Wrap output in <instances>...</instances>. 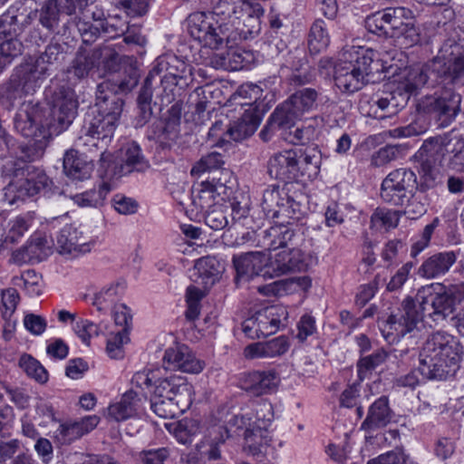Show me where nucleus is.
Wrapping results in <instances>:
<instances>
[{"label": "nucleus", "mask_w": 464, "mask_h": 464, "mask_svg": "<svg viewBox=\"0 0 464 464\" xmlns=\"http://www.w3.org/2000/svg\"><path fill=\"white\" fill-rule=\"evenodd\" d=\"M50 120L46 122L49 135H58L68 129L77 115L78 100L75 92L62 85L49 97Z\"/></svg>", "instance_id": "9"}, {"label": "nucleus", "mask_w": 464, "mask_h": 464, "mask_svg": "<svg viewBox=\"0 0 464 464\" xmlns=\"http://www.w3.org/2000/svg\"><path fill=\"white\" fill-rule=\"evenodd\" d=\"M50 241L45 236L36 234L33 236L27 244L13 253V258L16 262H27L32 259H42L46 256Z\"/></svg>", "instance_id": "35"}, {"label": "nucleus", "mask_w": 464, "mask_h": 464, "mask_svg": "<svg viewBox=\"0 0 464 464\" xmlns=\"http://www.w3.org/2000/svg\"><path fill=\"white\" fill-rule=\"evenodd\" d=\"M428 80L427 72L420 66L406 68L392 81L384 83L382 90L373 95L372 107L376 105L382 111L394 114L407 104L411 95L424 86Z\"/></svg>", "instance_id": "7"}, {"label": "nucleus", "mask_w": 464, "mask_h": 464, "mask_svg": "<svg viewBox=\"0 0 464 464\" xmlns=\"http://www.w3.org/2000/svg\"><path fill=\"white\" fill-rule=\"evenodd\" d=\"M417 178L410 169L401 168L389 173L382 180L381 198L392 206H403L416 188Z\"/></svg>", "instance_id": "12"}, {"label": "nucleus", "mask_w": 464, "mask_h": 464, "mask_svg": "<svg viewBox=\"0 0 464 464\" xmlns=\"http://www.w3.org/2000/svg\"><path fill=\"white\" fill-rule=\"evenodd\" d=\"M417 305L411 296H407L401 304L397 314H392L387 319V324L398 336H404L418 328V324L425 318L426 314L420 303Z\"/></svg>", "instance_id": "15"}, {"label": "nucleus", "mask_w": 464, "mask_h": 464, "mask_svg": "<svg viewBox=\"0 0 464 464\" xmlns=\"http://www.w3.org/2000/svg\"><path fill=\"white\" fill-rule=\"evenodd\" d=\"M94 7L84 6L80 13L73 16L72 24L80 34L84 44L93 43L101 34V30L107 31L102 21V12L93 10Z\"/></svg>", "instance_id": "20"}, {"label": "nucleus", "mask_w": 464, "mask_h": 464, "mask_svg": "<svg viewBox=\"0 0 464 464\" xmlns=\"http://www.w3.org/2000/svg\"><path fill=\"white\" fill-rule=\"evenodd\" d=\"M125 285L123 282H116L111 285L104 287L99 293L95 295L93 305L98 310L102 311L104 309L102 306L103 303H113L115 298L123 294Z\"/></svg>", "instance_id": "58"}, {"label": "nucleus", "mask_w": 464, "mask_h": 464, "mask_svg": "<svg viewBox=\"0 0 464 464\" xmlns=\"http://www.w3.org/2000/svg\"><path fill=\"white\" fill-rule=\"evenodd\" d=\"M388 353L382 350H377L370 355L361 357L357 362V372L360 381L369 379L372 372L385 362Z\"/></svg>", "instance_id": "48"}, {"label": "nucleus", "mask_w": 464, "mask_h": 464, "mask_svg": "<svg viewBox=\"0 0 464 464\" xmlns=\"http://www.w3.org/2000/svg\"><path fill=\"white\" fill-rule=\"evenodd\" d=\"M205 222L214 230H220L228 225V220L222 205H217L205 211Z\"/></svg>", "instance_id": "61"}, {"label": "nucleus", "mask_w": 464, "mask_h": 464, "mask_svg": "<svg viewBox=\"0 0 464 464\" xmlns=\"http://www.w3.org/2000/svg\"><path fill=\"white\" fill-rule=\"evenodd\" d=\"M229 437L230 434L227 427H213L209 432V439L198 446L199 449H203L200 454L208 460L221 459L220 445L224 444Z\"/></svg>", "instance_id": "36"}, {"label": "nucleus", "mask_w": 464, "mask_h": 464, "mask_svg": "<svg viewBox=\"0 0 464 464\" xmlns=\"http://www.w3.org/2000/svg\"><path fill=\"white\" fill-rule=\"evenodd\" d=\"M320 94V89L304 87L295 91L287 101L304 116V113L316 109Z\"/></svg>", "instance_id": "40"}, {"label": "nucleus", "mask_w": 464, "mask_h": 464, "mask_svg": "<svg viewBox=\"0 0 464 464\" xmlns=\"http://www.w3.org/2000/svg\"><path fill=\"white\" fill-rule=\"evenodd\" d=\"M19 365L30 378L37 382L44 384L48 381V372L45 368L31 355H22Z\"/></svg>", "instance_id": "53"}, {"label": "nucleus", "mask_w": 464, "mask_h": 464, "mask_svg": "<svg viewBox=\"0 0 464 464\" xmlns=\"http://www.w3.org/2000/svg\"><path fill=\"white\" fill-rule=\"evenodd\" d=\"M113 84L110 81H104L98 84L96 91V102L91 110L113 121L118 119L122 111L123 100L116 93Z\"/></svg>", "instance_id": "23"}, {"label": "nucleus", "mask_w": 464, "mask_h": 464, "mask_svg": "<svg viewBox=\"0 0 464 464\" xmlns=\"http://www.w3.org/2000/svg\"><path fill=\"white\" fill-rule=\"evenodd\" d=\"M392 418V411L386 396L376 400L369 408L361 429L366 431L375 430L387 426Z\"/></svg>", "instance_id": "30"}, {"label": "nucleus", "mask_w": 464, "mask_h": 464, "mask_svg": "<svg viewBox=\"0 0 464 464\" xmlns=\"http://www.w3.org/2000/svg\"><path fill=\"white\" fill-rule=\"evenodd\" d=\"M98 65L102 62L109 71L118 72L122 67V59L126 55L121 56L118 52L111 45L105 44L92 50Z\"/></svg>", "instance_id": "50"}, {"label": "nucleus", "mask_w": 464, "mask_h": 464, "mask_svg": "<svg viewBox=\"0 0 464 464\" xmlns=\"http://www.w3.org/2000/svg\"><path fill=\"white\" fill-rule=\"evenodd\" d=\"M460 361V344L451 334L437 332L430 335L420 352L418 371L396 379L400 387L415 388L420 383L418 372L429 380H446L455 375Z\"/></svg>", "instance_id": "2"}, {"label": "nucleus", "mask_w": 464, "mask_h": 464, "mask_svg": "<svg viewBox=\"0 0 464 464\" xmlns=\"http://www.w3.org/2000/svg\"><path fill=\"white\" fill-rule=\"evenodd\" d=\"M122 67L118 71L119 75L117 78L109 80L118 92L127 93L134 89L140 79V72L136 66V60L134 57H126L122 60Z\"/></svg>", "instance_id": "33"}, {"label": "nucleus", "mask_w": 464, "mask_h": 464, "mask_svg": "<svg viewBox=\"0 0 464 464\" xmlns=\"http://www.w3.org/2000/svg\"><path fill=\"white\" fill-rule=\"evenodd\" d=\"M185 392L180 398H162L151 396V410L160 418L173 419L184 413L191 405L192 399L186 398Z\"/></svg>", "instance_id": "28"}, {"label": "nucleus", "mask_w": 464, "mask_h": 464, "mask_svg": "<svg viewBox=\"0 0 464 464\" xmlns=\"http://www.w3.org/2000/svg\"><path fill=\"white\" fill-rule=\"evenodd\" d=\"M245 448L249 453L258 455L266 453L268 445V432L265 428L253 425L244 430Z\"/></svg>", "instance_id": "42"}, {"label": "nucleus", "mask_w": 464, "mask_h": 464, "mask_svg": "<svg viewBox=\"0 0 464 464\" xmlns=\"http://www.w3.org/2000/svg\"><path fill=\"white\" fill-rule=\"evenodd\" d=\"M267 171L271 178L294 187L293 182L299 180L298 152L285 150L273 155L268 160Z\"/></svg>", "instance_id": "17"}, {"label": "nucleus", "mask_w": 464, "mask_h": 464, "mask_svg": "<svg viewBox=\"0 0 464 464\" xmlns=\"http://www.w3.org/2000/svg\"><path fill=\"white\" fill-rule=\"evenodd\" d=\"M64 46L58 43H50L44 52L34 61L43 68H49V65L61 63L64 59Z\"/></svg>", "instance_id": "57"}, {"label": "nucleus", "mask_w": 464, "mask_h": 464, "mask_svg": "<svg viewBox=\"0 0 464 464\" xmlns=\"http://www.w3.org/2000/svg\"><path fill=\"white\" fill-rule=\"evenodd\" d=\"M303 116L295 108L285 100L276 107L271 113L266 125L261 130L260 136L263 140H267L268 133L280 131L284 133L286 130H292L297 121L301 120Z\"/></svg>", "instance_id": "22"}, {"label": "nucleus", "mask_w": 464, "mask_h": 464, "mask_svg": "<svg viewBox=\"0 0 464 464\" xmlns=\"http://www.w3.org/2000/svg\"><path fill=\"white\" fill-rule=\"evenodd\" d=\"M457 261L454 251L435 253L428 257L419 267L418 275L425 279H435L444 276Z\"/></svg>", "instance_id": "24"}, {"label": "nucleus", "mask_w": 464, "mask_h": 464, "mask_svg": "<svg viewBox=\"0 0 464 464\" xmlns=\"http://www.w3.org/2000/svg\"><path fill=\"white\" fill-rule=\"evenodd\" d=\"M233 266L236 270L235 282H247L254 277L270 278L269 253L266 251H249L241 255H234Z\"/></svg>", "instance_id": "13"}, {"label": "nucleus", "mask_w": 464, "mask_h": 464, "mask_svg": "<svg viewBox=\"0 0 464 464\" xmlns=\"http://www.w3.org/2000/svg\"><path fill=\"white\" fill-rule=\"evenodd\" d=\"M153 138L162 150L169 149L177 140L179 129L175 122L156 121L152 126Z\"/></svg>", "instance_id": "47"}, {"label": "nucleus", "mask_w": 464, "mask_h": 464, "mask_svg": "<svg viewBox=\"0 0 464 464\" xmlns=\"http://www.w3.org/2000/svg\"><path fill=\"white\" fill-rule=\"evenodd\" d=\"M430 77L435 74L453 84L464 86V22L449 24L438 54L421 67Z\"/></svg>", "instance_id": "4"}, {"label": "nucleus", "mask_w": 464, "mask_h": 464, "mask_svg": "<svg viewBox=\"0 0 464 464\" xmlns=\"http://www.w3.org/2000/svg\"><path fill=\"white\" fill-rule=\"evenodd\" d=\"M461 95L450 90L440 96H425L417 105L419 112L430 115L440 127L449 126L460 111Z\"/></svg>", "instance_id": "11"}, {"label": "nucleus", "mask_w": 464, "mask_h": 464, "mask_svg": "<svg viewBox=\"0 0 464 464\" xmlns=\"http://www.w3.org/2000/svg\"><path fill=\"white\" fill-rule=\"evenodd\" d=\"M400 215L398 211L385 208H377L371 217V227L376 228L390 229L399 224Z\"/></svg>", "instance_id": "55"}, {"label": "nucleus", "mask_w": 464, "mask_h": 464, "mask_svg": "<svg viewBox=\"0 0 464 464\" xmlns=\"http://www.w3.org/2000/svg\"><path fill=\"white\" fill-rule=\"evenodd\" d=\"M288 348V340L282 335L266 342L247 345L244 350V355L247 359L274 358L285 354Z\"/></svg>", "instance_id": "27"}, {"label": "nucleus", "mask_w": 464, "mask_h": 464, "mask_svg": "<svg viewBox=\"0 0 464 464\" xmlns=\"http://www.w3.org/2000/svg\"><path fill=\"white\" fill-rule=\"evenodd\" d=\"M20 296L18 291L15 288H7L2 290L1 293V303H2V317L7 319L12 317L17 304L19 303Z\"/></svg>", "instance_id": "63"}, {"label": "nucleus", "mask_w": 464, "mask_h": 464, "mask_svg": "<svg viewBox=\"0 0 464 464\" xmlns=\"http://www.w3.org/2000/svg\"><path fill=\"white\" fill-rule=\"evenodd\" d=\"M68 0H46L41 7L39 21L49 31L65 34L74 27L71 17L62 7H67Z\"/></svg>", "instance_id": "16"}, {"label": "nucleus", "mask_w": 464, "mask_h": 464, "mask_svg": "<svg viewBox=\"0 0 464 464\" xmlns=\"http://www.w3.org/2000/svg\"><path fill=\"white\" fill-rule=\"evenodd\" d=\"M173 427L172 432L176 439L183 443H190L192 437L199 431V426L197 420L183 419L177 423H171L169 428Z\"/></svg>", "instance_id": "54"}, {"label": "nucleus", "mask_w": 464, "mask_h": 464, "mask_svg": "<svg viewBox=\"0 0 464 464\" xmlns=\"http://www.w3.org/2000/svg\"><path fill=\"white\" fill-rule=\"evenodd\" d=\"M416 301L420 303L427 319L441 324L464 302V282L423 285L418 289Z\"/></svg>", "instance_id": "8"}, {"label": "nucleus", "mask_w": 464, "mask_h": 464, "mask_svg": "<svg viewBox=\"0 0 464 464\" xmlns=\"http://www.w3.org/2000/svg\"><path fill=\"white\" fill-rule=\"evenodd\" d=\"M401 153L400 145H386L377 150L372 156V165L375 167L384 166L399 158Z\"/></svg>", "instance_id": "60"}, {"label": "nucleus", "mask_w": 464, "mask_h": 464, "mask_svg": "<svg viewBox=\"0 0 464 464\" xmlns=\"http://www.w3.org/2000/svg\"><path fill=\"white\" fill-rule=\"evenodd\" d=\"M330 43V37L326 31L325 23L316 20L312 24L308 35V48L311 53H319L325 50Z\"/></svg>", "instance_id": "46"}, {"label": "nucleus", "mask_w": 464, "mask_h": 464, "mask_svg": "<svg viewBox=\"0 0 464 464\" xmlns=\"http://www.w3.org/2000/svg\"><path fill=\"white\" fill-rule=\"evenodd\" d=\"M110 191V187L106 183L100 185L99 189H90L85 192L76 194L72 197L73 201L80 207L97 208L101 206Z\"/></svg>", "instance_id": "51"}, {"label": "nucleus", "mask_w": 464, "mask_h": 464, "mask_svg": "<svg viewBox=\"0 0 464 464\" xmlns=\"http://www.w3.org/2000/svg\"><path fill=\"white\" fill-rule=\"evenodd\" d=\"M186 65L177 59V57L160 58L157 65L149 72L147 77L151 76V85L156 80L157 75L164 74L172 80L183 78Z\"/></svg>", "instance_id": "43"}, {"label": "nucleus", "mask_w": 464, "mask_h": 464, "mask_svg": "<svg viewBox=\"0 0 464 464\" xmlns=\"http://www.w3.org/2000/svg\"><path fill=\"white\" fill-rule=\"evenodd\" d=\"M26 160L23 158L9 159L5 160L1 168L2 176L14 182H18L22 178L29 175L30 165L26 161L34 160V155H26Z\"/></svg>", "instance_id": "45"}, {"label": "nucleus", "mask_w": 464, "mask_h": 464, "mask_svg": "<svg viewBox=\"0 0 464 464\" xmlns=\"http://www.w3.org/2000/svg\"><path fill=\"white\" fill-rule=\"evenodd\" d=\"M298 152L299 179L304 178L314 179L320 171L321 154L315 149L301 150Z\"/></svg>", "instance_id": "39"}, {"label": "nucleus", "mask_w": 464, "mask_h": 464, "mask_svg": "<svg viewBox=\"0 0 464 464\" xmlns=\"http://www.w3.org/2000/svg\"><path fill=\"white\" fill-rule=\"evenodd\" d=\"M151 76L146 77L144 84L137 99L138 115L136 116V127L144 126L152 117L151 100L153 94Z\"/></svg>", "instance_id": "41"}, {"label": "nucleus", "mask_w": 464, "mask_h": 464, "mask_svg": "<svg viewBox=\"0 0 464 464\" xmlns=\"http://www.w3.org/2000/svg\"><path fill=\"white\" fill-rule=\"evenodd\" d=\"M280 378L275 370L244 372L239 378L240 387L254 396H262L274 392Z\"/></svg>", "instance_id": "21"}, {"label": "nucleus", "mask_w": 464, "mask_h": 464, "mask_svg": "<svg viewBox=\"0 0 464 464\" xmlns=\"http://www.w3.org/2000/svg\"><path fill=\"white\" fill-rule=\"evenodd\" d=\"M57 246L63 254H84L90 252L93 244L92 237L82 227L67 225L63 227L56 238Z\"/></svg>", "instance_id": "18"}, {"label": "nucleus", "mask_w": 464, "mask_h": 464, "mask_svg": "<svg viewBox=\"0 0 464 464\" xmlns=\"http://www.w3.org/2000/svg\"><path fill=\"white\" fill-rule=\"evenodd\" d=\"M48 186V178L44 174H38L34 176L26 175L22 178L18 182L10 180L8 183V189L14 191L16 189L17 198H24V197H32L39 193L42 189Z\"/></svg>", "instance_id": "38"}, {"label": "nucleus", "mask_w": 464, "mask_h": 464, "mask_svg": "<svg viewBox=\"0 0 464 464\" xmlns=\"http://www.w3.org/2000/svg\"><path fill=\"white\" fill-rule=\"evenodd\" d=\"M33 217L30 214L18 216L10 221V228L5 238V244H14L31 226Z\"/></svg>", "instance_id": "56"}, {"label": "nucleus", "mask_w": 464, "mask_h": 464, "mask_svg": "<svg viewBox=\"0 0 464 464\" xmlns=\"http://www.w3.org/2000/svg\"><path fill=\"white\" fill-rule=\"evenodd\" d=\"M49 71V68H43L35 62H25L17 65L8 82L2 87L5 95L13 100L35 93L50 75Z\"/></svg>", "instance_id": "10"}, {"label": "nucleus", "mask_w": 464, "mask_h": 464, "mask_svg": "<svg viewBox=\"0 0 464 464\" xmlns=\"http://www.w3.org/2000/svg\"><path fill=\"white\" fill-rule=\"evenodd\" d=\"M287 314L286 308L282 305H271L257 311L255 316L260 337L275 334L283 325Z\"/></svg>", "instance_id": "26"}, {"label": "nucleus", "mask_w": 464, "mask_h": 464, "mask_svg": "<svg viewBox=\"0 0 464 464\" xmlns=\"http://www.w3.org/2000/svg\"><path fill=\"white\" fill-rule=\"evenodd\" d=\"M293 187L285 185L281 189L278 186H272L266 188L263 194L262 208L268 216L273 218L282 216L283 208H285V198Z\"/></svg>", "instance_id": "34"}, {"label": "nucleus", "mask_w": 464, "mask_h": 464, "mask_svg": "<svg viewBox=\"0 0 464 464\" xmlns=\"http://www.w3.org/2000/svg\"><path fill=\"white\" fill-rule=\"evenodd\" d=\"M386 70L384 63L375 58L372 49L359 48L343 53L334 65L335 85L343 92L353 93L370 82V76Z\"/></svg>", "instance_id": "5"}, {"label": "nucleus", "mask_w": 464, "mask_h": 464, "mask_svg": "<svg viewBox=\"0 0 464 464\" xmlns=\"http://www.w3.org/2000/svg\"><path fill=\"white\" fill-rule=\"evenodd\" d=\"M261 122V116L255 109L246 110L242 117L227 130V135L235 141H241L255 133Z\"/></svg>", "instance_id": "31"}, {"label": "nucleus", "mask_w": 464, "mask_h": 464, "mask_svg": "<svg viewBox=\"0 0 464 464\" xmlns=\"http://www.w3.org/2000/svg\"><path fill=\"white\" fill-rule=\"evenodd\" d=\"M163 359L173 368L188 373H198L205 366L185 345L167 349Z\"/></svg>", "instance_id": "25"}, {"label": "nucleus", "mask_w": 464, "mask_h": 464, "mask_svg": "<svg viewBox=\"0 0 464 464\" xmlns=\"http://www.w3.org/2000/svg\"><path fill=\"white\" fill-rule=\"evenodd\" d=\"M224 164L223 156L212 151L203 156L199 161L192 168L191 174H198L207 170L216 169Z\"/></svg>", "instance_id": "62"}, {"label": "nucleus", "mask_w": 464, "mask_h": 464, "mask_svg": "<svg viewBox=\"0 0 464 464\" xmlns=\"http://www.w3.org/2000/svg\"><path fill=\"white\" fill-rule=\"evenodd\" d=\"M41 119L42 113L38 109L31 104H24L14 116V129L25 138L44 139L47 127Z\"/></svg>", "instance_id": "19"}, {"label": "nucleus", "mask_w": 464, "mask_h": 464, "mask_svg": "<svg viewBox=\"0 0 464 464\" xmlns=\"http://www.w3.org/2000/svg\"><path fill=\"white\" fill-rule=\"evenodd\" d=\"M96 66H98V63L92 50L90 52H79L68 72L72 74L77 80H82L86 78Z\"/></svg>", "instance_id": "49"}, {"label": "nucleus", "mask_w": 464, "mask_h": 464, "mask_svg": "<svg viewBox=\"0 0 464 464\" xmlns=\"http://www.w3.org/2000/svg\"><path fill=\"white\" fill-rule=\"evenodd\" d=\"M365 28L379 36L395 38L401 44L412 46L420 41L413 12L406 7H389L366 17Z\"/></svg>", "instance_id": "6"}, {"label": "nucleus", "mask_w": 464, "mask_h": 464, "mask_svg": "<svg viewBox=\"0 0 464 464\" xmlns=\"http://www.w3.org/2000/svg\"><path fill=\"white\" fill-rule=\"evenodd\" d=\"M169 457V450L167 448L148 449L140 453L142 464H165Z\"/></svg>", "instance_id": "64"}, {"label": "nucleus", "mask_w": 464, "mask_h": 464, "mask_svg": "<svg viewBox=\"0 0 464 464\" xmlns=\"http://www.w3.org/2000/svg\"><path fill=\"white\" fill-rule=\"evenodd\" d=\"M63 165L65 175L72 180L87 179L93 170L92 160L83 159L75 150L65 152Z\"/></svg>", "instance_id": "32"}, {"label": "nucleus", "mask_w": 464, "mask_h": 464, "mask_svg": "<svg viewBox=\"0 0 464 464\" xmlns=\"http://www.w3.org/2000/svg\"><path fill=\"white\" fill-rule=\"evenodd\" d=\"M154 385L151 396L176 399L183 396L182 393L185 392L188 393L186 398L192 399V385L180 376L171 375L163 379L158 376Z\"/></svg>", "instance_id": "29"}, {"label": "nucleus", "mask_w": 464, "mask_h": 464, "mask_svg": "<svg viewBox=\"0 0 464 464\" xmlns=\"http://www.w3.org/2000/svg\"><path fill=\"white\" fill-rule=\"evenodd\" d=\"M212 13L219 18L215 24L202 12L188 17L190 35L211 49L232 46L238 40L255 37L261 30L264 9L256 0H218Z\"/></svg>", "instance_id": "1"}, {"label": "nucleus", "mask_w": 464, "mask_h": 464, "mask_svg": "<svg viewBox=\"0 0 464 464\" xmlns=\"http://www.w3.org/2000/svg\"><path fill=\"white\" fill-rule=\"evenodd\" d=\"M134 393L126 392L121 401L109 407V415L117 421L125 420L135 414L136 409L132 402Z\"/></svg>", "instance_id": "52"}, {"label": "nucleus", "mask_w": 464, "mask_h": 464, "mask_svg": "<svg viewBox=\"0 0 464 464\" xmlns=\"http://www.w3.org/2000/svg\"><path fill=\"white\" fill-rule=\"evenodd\" d=\"M129 336L126 330H120L116 334H111L107 340L106 352L112 359H120L123 357V344L129 342Z\"/></svg>", "instance_id": "59"}, {"label": "nucleus", "mask_w": 464, "mask_h": 464, "mask_svg": "<svg viewBox=\"0 0 464 464\" xmlns=\"http://www.w3.org/2000/svg\"><path fill=\"white\" fill-rule=\"evenodd\" d=\"M445 153L450 154L448 168L464 173V138L451 134L430 138L418 151L420 178L426 188H430L437 185L440 176L437 163Z\"/></svg>", "instance_id": "3"}, {"label": "nucleus", "mask_w": 464, "mask_h": 464, "mask_svg": "<svg viewBox=\"0 0 464 464\" xmlns=\"http://www.w3.org/2000/svg\"><path fill=\"white\" fill-rule=\"evenodd\" d=\"M121 168L123 173H130L133 170L143 171L149 168V163L141 154L140 148L137 143L131 142L125 146Z\"/></svg>", "instance_id": "44"}, {"label": "nucleus", "mask_w": 464, "mask_h": 464, "mask_svg": "<svg viewBox=\"0 0 464 464\" xmlns=\"http://www.w3.org/2000/svg\"><path fill=\"white\" fill-rule=\"evenodd\" d=\"M117 121L113 118H107L90 110L84 119L82 134L78 139L79 147H98V141L110 139L115 129Z\"/></svg>", "instance_id": "14"}, {"label": "nucleus", "mask_w": 464, "mask_h": 464, "mask_svg": "<svg viewBox=\"0 0 464 464\" xmlns=\"http://www.w3.org/2000/svg\"><path fill=\"white\" fill-rule=\"evenodd\" d=\"M264 240H257L256 246H267V249L287 248L295 232L287 226H276L263 231Z\"/></svg>", "instance_id": "37"}]
</instances>
